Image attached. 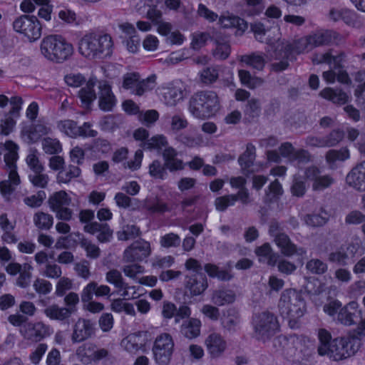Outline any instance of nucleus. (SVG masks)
<instances>
[{
  "mask_svg": "<svg viewBox=\"0 0 365 365\" xmlns=\"http://www.w3.org/2000/svg\"><path fill=\"white\" fill-rule=\"evenodd\" d=\"M201 321L197 318H189L182 322L181 332L187 339H192L200 334Z\"/></svg>",
  "mask_w": 365,
  "mask_h": 365,
  "instance_id": "31",
  "label": "nucleus"
},
{
  "mask_svg": "<svg viewBox=\"0 0 365 365\" xmlns=\"http://www.w3.org/2000/svg\"><path fill=\"white\" fill-rule=\"evenodd\" d=\"M163 96L168 103L175 105L184 97L182 86L178 83H169L166 88H164Z\"/></svg>",
  "mask_w": 365,
  "mask_h": 365,
  "instance_id": "30",
  "label": "nucleus"
},
{
  "mask_svg": "<svg viewBox=\"0 0 365 365\" xmlns=\"http://www.w3.org/2000/svg\"><path fill=\"white\" fill-rule=\"evenodd\" d=\"M50 131V128L43 123H32L25 126L21 130V134L26 137L28 142L34 143L39 141L43 135H47Z\"/></svg>",
  "mask_w": 365,
  "mask_h": 365,
  "instance_id": "24",
  "label": "nucleus"
},
{
  "mask_svg": "<svg viewBox=\"0 0 365 365\" xmlns=\"http://www.w3.org/2000/svg\"><path fill=\"white\" fill-rule=\"evenodd\" d=\"M151 253V247L149 242L140 239L133 242L124 251V257L128 262H143L147 259Z\"/></svg>",
  "mask_w": 365,
  "mask_h": 365,
  "instance_id": "12",
  "label": "nucleus"
},
{
  "mask_svg": "<svg viewBox=\"0 0 365 365\" xmlns=\"http://www.w3.org/2000/svg\"><path fill=\"white\" fill-rule=\"evenodd\" d=\"M106 279L108 283L114 285L118 289L127 288V284L124 282L121 273L115 269H111L106 273Z\"/></svg>",
  "mask_w": 365,
  "mask_h": 365,
  "instance_id": "52",
  "label": "nucleus"
},
{
  "mask_svg": "<svg viewBox=\"0 0 365 365\" xmlns=\"http://www.w3.org/2000/svg\"><path fill=\"white\" fill-rule=\"evenodd\" d=\"M168 144L167 138L163 135H156L145 143L147 148L160 149L162 147L167 146Z\"/></svg>",
  "mask_w": 365,
  "mask_h": 365,
  "instance_id": "64",
  "label": "nucleus"
},
{
  "mask_svg": "<svg viewBox=\"0 0 365 365\" xmlns=\"http://www.w3.org/2000/svg\"><path fill=\"white\" fill-rule=\"evenodd\" d=\"M237 200L240 197L234 194L225 195L216 197L215 206L217 210L224 212L228 207L235 205Z\"/></svg>",
  "mask_w": 365,
  "mask_h": 365,
  "instance_id": "48",
  "label": "nucleus"
},
{
  "mask_svg": "<svg viewBox=\"0 0 365 365\" xmlns=\"http://www.w3.org/2000/svg\"><path fill=\"white\" fill-rule=\"evenodd\" d=\"M28 167L33 173L43 172L44 167L39 160L36 150H31L26 158Z\"/></svg>",
  "mask_w": 365,
  "mask_h": 365,
  "instance_id": "55",
  "label": "nucleus"
},
{
  "mask_svg": "<svg viewBox=\"0 0 365 365\" xmlns=\"http://www.w3.org/2000/svg\"><path fill=\"white\" fill-rule=\"evenodd\" d=\"M290 191L292 196L302 197L307 192V186L304 180L300 178H297L293 180Z\"/></svg>",
  "mask_w": 365,
  "mask_h": 365,
  "instance_id": "62",
  "label": "nucleus"
},
{
  "mask_svg": "<svg viewBox=\"0 0 365 365\" xmlns=\"http://www.w3.org/2000/svg\"><path fill=\"white\" fill-rule=\"evenodd\" d=\"M354 80L359 83L354 89V96L356 101H364V93L365 92V70L359 71L355 75Z\"/></svg>",
  "mask_w": 365,
  "mask_h": 365,
  "instance_id": "54",
  "label": "nucleus"
},
{
  "mask_svg": "<svg viewBox=\"0 0 365 365\" xmlns=\"http://www.w3.org/2000/svg\"><path fill=\"white\" fill-rule=\"evenodd\" d=\"M215 48L213 50L212 55L216 59L225 60L231 53V46L230 43L223 39L215 40Z\"/></svg>",
  "mask_w": 365,
  "mask_h": 365,
  "instance_id": "43",
  "label": "nucleus"
},
{
  "mask_svg": "<svg viewBox=\"0 0 365 365\" xmlns=\"http://www.w3.org/2000/svg\"><path fill=\"white\" fill-rule=\"evenodd\" d=\"M283 192L282 184L276 179L269 183L267 190L265 191L264 202L267 204L276 203L279 200Z\"/></svg>",
  "mask_w": 365,
  "mask_h": 365,
  "instance_id": "35",
  "label": "nucleus"
},
{
  "mask_svg": "<svg viewBox=\"0 0 365 365\" xmlns=\"http://www.w3.org/2000/svg\"><path fill=\"white\" fill-rule=\"evenodd\" d=\"M35 226L41 230H48L53 225V217L51 214L38 211L33 217Z\"/></svg>",
  "mask_w": 365,
  "mask_h": 365,
  "instance_id": "39",
  "label": "nucleus"
},
{
  "mask_svg": "<svg viewBox=\"0 0 365 365\" xmlns=\"http://www.w3.org/2000/svg\"><path fill=\"white\" fill-rule=\"evenodd\" d=\"M219 76L218 70L215 67H206L201 73L200 78L203 83L212 84L215 83Z\"/></svg>",
  "mask_w": 365,
  "mask_h": 365,
  "instance_id": "58",
  "label": "nucleus"
},
{
  "mask_svg": "<svg viewBox=\"0 0 365 365\" xmlns=\"http://www.w3.org/2000/svg\"><path fill=\"white\" fill-rule=\"evenodd\" d=\"M247 180L245 177L237 176L231 177L230 179V184L232 188L238 189L236 196L240 197V200L242 204H247L249 202L250 194L247 188L246 187Z\"/></svg>",
  "mask_w": 365,
  "mask_h": 365,
  "instance_id": "33",
  "label": "nucleus"
},
{
  "mask_svg": "<svg viewBox=\"0 0 365 365\" xmlns=\"http://www.w3.org/2000/svg\"><path fill=\"white\" fill-rule=\"evenodd\" d=\"M14 30L24 35L30 42L39 39L42 34V25L35 16L21 15L13 22Z\"/></svg>",
  "mask_w": 365,
  "mask_h": 365,
  "instance_id": "7",
  "label": "nucleus"
},
{
  "mask_svg": "<svg viewBox=\"0 0 365 365\" xmlns=\"http://www.w3.org/2000/svg\"><path fill=\"white\" fill-rule=\"evenodd\" d=\"M41 51L48 60L55 63H63L72 56L73 47L61 35H50L43 38Z\"/></svg>",
  "mask_w": 365,
  "mask_h": 365,
  "instance_id": "2",
  "label": "nucleus"
},
{
  "mask_svg": "<svg viewBox=\"0 0 365 365\" xmlns=\"http://www.w3.org/2000/svg\"><path fill=\"white\" fill-rule=\"evenodd\" d=\"M174 349V341L172 336L167 333L158 336L153 346L154 359L158 365H168Z\"/></svg>",
  "mask_w": 365,
  "mask_h": 365,
  "instance_id": "8",
  "label": "nucleus"
},
{
  "mask_svg": "<svg viewBox=\"0 0 365 365\" xmlns=\"http://www.w3.org/2000/svg\"><path fill=\"white\" fill-rule=\"evenodd\" d=\"M76 354L83 364H88L106 358L109 352L104 348L97 349L94 344L87 342L83 344L77 349Z\"/></svg>",
  "mask_w": 365,
  "mask_h": 365,
  "instance_id": "11",
  "label": "nucleus"
},
{
  "mask_svg": "<svg viewBox=\"0 0 365 365\" xmlns=\"http://www.w3.org/2000/svg\"><path fill=\"white\" fill-rule=\"evenodd\" d=\"M93 294L97 297L110 296V288L108 285H98L95 282L88 283L83 289L81 299L83 302L92 300Z\"/></svg>",
  "mask_w": 365,
  "mask_h": 365,
  "instance_id": "26",
  "label": "nucleus"
},
{
  "mask_svg": "<svg viewBox=\"0 0 365 365\" xmlns=\"http://www.w3.org/2000/svg\"><path fill=\"white\" fill-rule=\"evenodd\" d=\"M123 123L120 115H107L103 116L99 122L101 129L103 131L114 132Z\"/></svg>",
  "mask_w": 365,
  "mask_h": 365,
  "instance_id": "38",
  "label": "nucleus"
},
{
  "mask_svg": "<svg viewBox=\"0 0 365 365\" xmlns=\"http://www.w3.org/2000/svg\"><path fill=\"white\" fill-rule=\"evenodd\" d=\"M279 309L281 315L289 324L301 318L306 312V302L302 294L294 289H284L280 297Z\"/></svg>",
  "mask_w": 365,
  "mask_h": 365,
  "instance_id": "4",
  "label": "nucleus"
},
{
  "mask_svg": "<svg viewBox=\"0 0 365 365\" xmlns=\"http://www.w3.org/2000/svg\"><path fill=\"white\" fill-rule=\"evenodd\" d=\"M210 38V35L207 32H199L192 34L190 46L195 51H199L203 48L207 41Z\"/></svg>",
  "mask_w": 365,
  "mask_h": 365,
  "instance_id": "56",
  "label": "nucleus"
},
{
  "mask_svg": "<svg viewBox=\"0 0 365 365\" xmlns=\"http://www.w3.org/2000/svg\"><path fill=\"white\" fill-rule=\"evenodd\" d=\"M329 18L334 22L343 21L344 24L349 26H356L359 24V16L353 10L342 8L340 9L332 8L329 11Z\"/></svg>",
  "mask_w": 365,
  "mask_h": 365,
  "instance_id": "19",
  "label": "nucleus"
},
{
  "mask_svg": "<svg viewBox=\"0 0 365 365\" xmlns=\"http://www.w3.org/2000/svg\"><path fill=\"white\" fill-rule=\"evenodd\" d=\"M252 324L258 339L264 341L269 340L280 330L277 317L269 311L254 314Z\"/></svg>",
  "mask_w": 365,
  "mask_h": 365,
  "instance_id": "5",
  "label": "nucleus"
},
{
  "mask_svg": "<svg viewBox=\"0 0 365 365\" xmlns=\"http://www.w3.org/2000/svg\"><path fill=\"white\" fill-rule=\"evenodd\" d=\"M155 75L149 76L147 78L143 79L141 81L138 79V83H136L135 88L134 89L133 93L139 96H143L145 91L152 90L153 88V84L155 83Z\"/></svg>",
  "mask_w": 365,
  "mask_h": 365,
  "instance_id": "51",
  "label": "nucleus"
},
{
  "mask_svg": "<svg viewBox=\"0 0 365 365\" xmlns=\"http://www.w3.org/2000/svg\"><path fill=\"white\" fill-rule=\"evenodd\" d=\"M344 138V132L342 129L336 128L332 130L325 135L326 143L328 148L337 145Z\"/></svg>",
  "mask_w": 365,
  "mask_h": 365,
  "instance_id": "57",
  "label": "nucleus"
},
{
  "mask_svg": "<svg viewBox=\"0 0 365 365\" xmlns=\"http://www.w3.org/2000/svg\"><path fill=\"white\" fill-rule=\"evenodd\" d=\"M219 22L223 28L236 29L235 34L237 36L244 34L248 28V24L244 19L234 14L221 15L219 17Z\"/></svg>",
  "mask_w": 365,
  "mask_h": 365,
  "instance_id": "23",
  "label": "nucleus"
},
{
  "mask_svg": "<svg viewBox=\"0 0 365 365\" xmlns=\"http://www.w3.org/2000/svg\"><path fill=\"white\" fill-rule=\"evenodd\" d=\"M319 96L322 98L339 106L344 105L349 101L347 93L340 88L334 89L330 87H326L320 91Z\"/></svg>",
  "mask_w": 365,
  "mask_h": 365,
  "instance_id": "29",
  "label": "nucleus"
},
{
  "mask_svg": "<svg viewBox=\"0 0 365 365\" xmlns=\"http://www.w3.org/2000/svg\"><path fill=\"white\" fill-rule=\"evenodd\" d=\"M208 353L212 358L220 356L227 348V342L219 334L212 333L205 340Z\"/></svg>",
  "mask_w": 365,
  "mask_h": 365,
  "instance_id": "21",
  "label": "nucleus"
},
{
  "mask_svg": "<svg viewBox=\"0 0 365 365\" xmlns=\"http://www.w3.org/2000/svg\"><path fill=\"white\" fill-rule=\"evenodd\" d=\"M46 197V192L43 190H39L36 194L26 197L24 199V202L26 205L32 208H36L41 206L43 200Z\"/></svg>",
  "mask_w": 365,
  "mask_h": 365,
  "instance_id": "61",
  "label": "nucleus"
},
{
  "mask_svg": "<svg viewBox=\"0 0 365 365\" xmlns=\"http://www.w3.org/2000/svg\"><path fill=\"white\" fill-rule=\"evenodd\" d=\"M98 106L103 111H111L115 106L117 100L108 83H103L99 86Z\"/></svg>",
  "mask_w": 365,
  "mask_h": 365,
  "instance_id": "22",
  "label": "nucleus"
},
{
  "mask_svg": "<svg viewBox=\"0 0 365 365\" xmlns=\"http://www.w3.org/2000/svg\"><path fill=\"white\" fill-rule=\"evenodd\" d=\"M240 61L257 70H262L265 65L264 57L255 53L242 55Z\"/></svg>",
  "mask_w": 365,
  "mask_h": 365,
  "instance_id": "45",
  "label": "nucleus"
},
{
  "mask_svg": "<svg viewBox=\"0 0 365 365\" xmlns=\"http://www.w3.org/2000/svg\"><path fill=\"white\" fill-rule=\"evenodd\" d=\"M327 265L319 259H312L307 263V269L312 274H322L327 271Z\"/></svg>",
  "mask_w": 365,
  "mask_h": 365,
  "instance_id": "59",
  "label": "nucleus"
},
{
  "mask_svg": "<svg viewBox=\"0 0 365 365\" xmlns=\"http://www.w3.org/2000/svg\"><path fill=\"white\" fill-rule=\"evenodd\" d=\"M281 48L287 58L297 60V56L312 49L309 35L294 38L292 42L284 43Z\"/></svg>",
  "mask_w": 365,
  "mask_h": 365,
  "instance_id": "13",
  "label": "nucleus"
},
{
  "mask_svg": "<svg viewBox=\"0 0 365 365\" xmlns=\"http://www.w3.org/2000/svg\"><path fill=\"white\" fill-rule=\"evenodd\" d=\"M178 153L172 146L166 147L163 152L165 166L170 172L182 170L185 168L182 160L178 158Z\"/></svg>",
  "mask_w": 365,
  "mask_h": 365,
  "instance_id": "25",
  "label": "nucleus"
},
{
  "mask_svg": "<svg viewBox=\"0 0 365 365\" xmlns=\"http://www.w3.org/2000/svg\"><path fill=\"white\" fill-rule=\"evenodd\" d=\"M350 158L349 150L346 147H342L339 150H329L325 155V160L329 165L336 161H345Z\"/></svg>",
  "mask_w": 365,
  "mask_h": 365,
  "instance_id": "41",
  "label": "nucleus"
},
{
  "mask_svg": "<svg viewBox=\"0 0 365 365\" xmlns=\"http://www.w3.org/2000/svg\"><path fill=\"white\" fill-rule=\"evenodd\" d=\"M275 56L277 59L280 60L279 62H276L272 64V69L275 72H281L285 71L289 67V62H293L295 61L292 58H287L282 48L276 50Z\"/></svg>",
  "mask_w": 365,
  "mask_h": 365,
  "instance_id": "49",
  "label": "nucleus"
},
{
  "mask_svg": "<svg viewBox=\"0 0 365 365\" xmlns=\"http://www.w3.org/2000/svg\"><path fill=\"white\" fill-rule=\"evenodd\" d=\"M145 208L150 214H163L169 210L167 203L158 199L146 202Z\"/></svg>",
  "mask_w": 365,
  "mask_h": 365,
  "instance_id": "53",
  "label": "nucleus"
},
{
  "mask_svg": "<svg viewBox=\"0 0 365 365\" xmlns=\"http://www.w3.org/2000/svg\"><path fill=\"white\" fill-rule=\"evenodd\" d=\"M50 334L49 326L42 322L28 323L25 327L24 336L29 341L38 342Z\"/></svg>",
  "mask_w": 365,
  "mask_h": 365,
  "instance_id": "17",
  "label": "nucleus"
},
{
  "mask_svg": "<svg viewBox=\"0 0 365 365\" xmlns=\"http://www.w3.org/2000/svg\"><path fill=\"white\" fill-rule=\"evenodd\" d=\"M81 175V169L75 165H65L56 175L57 182L59 184H68L73 179L78 178Z\"/></svg>",
  "mask_w": 365,
  "mask_h": 365,
  "instance_id": "32",
  "label": "nucleus"
},
{
  "mask_svg": "<svg viewBox=\"0 0 365 365\" xmlns=\"http://www.w3.org/2000/svg\"><path fill=\"white\" fill-rule=\"evenodd\" d=\"M212 302L218 306L231 304L235 300V294L232 290L218 289L212 294Z\"/></svg>",
  "mask_w": 365,
  "mask_h": 365,
  "instance_id": "40",
  "label": "nucleus"
},
{
  "mask_svg": "<svg viewBox=\"0 0 365 365\" xmlns=\"http://www.w3.org/2000/svg\"><path fill=\"white\" fill-rule=\"evenodd\" d=\"M256 148L252 143L246 145L245 150L238 157V164L241 168L242 173L246 177H249L254 173L251 168L254 165L256 160Z\"/></svg>",
  "mask_w": 365,
  "mask_h": 365,
  "instance_id": "16",
  "label": "nucleus"
},
{
  "mask_svg": "<svg viewBox=\"0 0 365 365\" xmlns=\"http://www.w3.org/2000/svg\"><path fill=\"white\" fill-rule=\"evenodd\" d=\"M238 77L241 84L250 89H254L262 82L261 78L252 76L250 71L244 69L238 71Z\"/></svg>",
  "mask_w": 365,
  "mask_h": 365,
  "instance_id": "46",
  "label": "nucleus"
},
{
  "mask_svg": "<svg viewBox=\"0 0 365 365\" xmlns=\"http://www.w3.org/2000/svg\"><path fill=\"white\" fill-rule=\"evenodd\" d=\"M207 279L204 274H193L185 277V293H188L191 297L201 295L207 289Z\"/></svg>",
  "mask_w": 365,
  "mask_h": 365,
  "instance_id": "15",
  "label": "nucleus"
},
{
  "mask_svg": "<svg viewBox=\"0 0 365 365\" xmlns=\"http://www.w3.org/2000/svg\"><path fill=\"white\" fill-rule=\"evenodd\" d=\"M220 108L217 93L211 91L195 93L189 102V110L196 118H207L215 115Z\"/></svg>",
  "mask_w": 365,
  "mask_h": 365,
  "instance_id": "3",
  "label": "nucleus"
},
{
  "mask_svg": "<svg viewBox=\"0 0 365 365\" xmlns=\"http://www.w3.org/2000/svg\"><path fill=\"white\" fill-rule=\"evenodd\" d=\"M44 314L51 320L64 321L71 317L68 309L59 307L57 304H52L46 307Z\"/></svg>",
  "mask_w": 365,
  "mask_h": 365,
  "instance_id": "42",
  "label": "nucleus"
},
{
  "mask_svg": "<svg viewBox=\"0 0 365 365\" xmlns=\"http://www.w3.org/2000/svg\"><path fill=\"white\" fill-rule=\"evenodd\" d=\"M29 181L34 187L45 188L48 183V176L43 172L34 173L29 175Z\"/></svg>",
  "mask_w": 365,
  "mask_h": 365,
  "instance_id": "60",
  "label": "nucleus"
},
{
  "mask_svg": "<svg viewBox=\"0 0 365 365\" xmlns=\"http://www.w3.org/2000/svg\"><path fill=\"white\" fill-rule=\"evenodd\" d=\"M279 225L278 222H272L269 227V233L274 236V243L279 249L282 255L284 257H292L294 255H302L305 251L302 247H297V245L292 242L289 237L284 232H279Z\"/></svg>",
  "mask_w": 365,
  "mask_h": 365,
  "instance_id": "9",
  "label": "nucleus"
},
{
  "mask_svg": "<svg viewBox=\"0 0 365 365\" xmlns=\"http://www.w3.org/2000/svg\"><path fill=\"white\" fill-rule=\"evenodd\" d=\"M77 123L75 120L66 119L60 120L58 123V129L67 136L76 138L79 132Z\"/></svg>",
  "mask_w": 365,
  "mask_h": 365,
  "instance_id": "44",
  "label": "nucleus"
},
{
  "mask_svg": "<svg viewBox=\"0 0 365 365\" xmlns=\"http://www.w3.org/2000/svg\"><path fill=\"white\" fill-rule=\"evenodd\" d=\"M42 148L43 151L49 155H58L62 152V145L57 138H44L42 141Z\"/></svg>",
  "mask_w": 365,
  "mask_h": 365,
  "instance_id": "47",
  "label": "nucleus"
},
{
  "mask_svg": "<svg viewBox=\"0 0 365 365\" xmlns=\"http://www.w3.org/2000/svg\"><path fill=\"white\" fill-rule=\"evenodd\" d=\"M71 202V198L64 190L53 192L48 200L49 207L52 212L61 207L69 206Z\"/></svg>",
  "mask_w": 365,
  "mask_h": 365,
  "instance_id": "34",
  "label": "nucleus"
},
{
  "mask_svg": "<svg viewBox=\"0 0 365 365\" xmlns=\"http://www.w3.org/2000/svg\"><path fill=\"white\" fill-rule=\"evenodd\" d=\"M360 339L354 335L334 338L330 351L326 355L339 361L354 355L359 350Z\"/></svg>",
  "mask_w": 365,
  "mask_h": 365,
  "instance_id": "6",
  "label": "nucleus"
},
{
  "mask_svg": "<svg viewBox=\"0 0 365 365\" xmlns=\"http://www.w3.org/2000/svg\"><path fill=\"white\" fill-rule=\"evenodd\" d=\"M83 230L90 235H97V240L101 243H106L110 241L113 236V230L107 223L93 222L88 225H84Z\"/></svg>",
  "mask_w": 365,
  "mask_h": 365,
  "instance_id": "20",
  "label": "nucleus"
},
{
  "mask_svg": "<svg viewBox=\"0 0 365 365\" xmlns=\"http://www.w3.org/2000/svg\"><path fill=\"white\" fill-rule=\"evenodd\" d=\"M331 215L324 207H320L319 211L304 215V221L308 227L313 228L324 226L329 220Z\"/></svg>",
  "mask_w": 365,
  "mask_h": 365,
  "instance_id": "27",
  "label": "nucleus"
},
{
  "mask_svg": "<svg viewBox=\"0 0 365 365\" xmlns=\"http://www.w3.org/2000/svg\"><path fill=\"white\" fill-rule=\"evenodd\" d=\"M78 48L79 53L87 58L110 56L113 53V41L110 34L89 31L79 39Z\"/></svg>",
  "mask_w": 365,
  "mask_h": 365,
  "instance_id": "1",
  "label": "nucleus"
},
{
  "mask_svg": "<svg viewBox=\"0 0 365 365\" xmlns=\"http://www.w3.org/2000/svg\"><path fill=\"white\" fill-rule=\"evenodd\" d=\"M319 345L317 352L319 356H326L330 351V346L332 344L331 333L326 329H319L318 331Z\"/></svg>",
  "mask_w": 365,
  "mask_h": 365,
  "instance_id": "36",
  "label": "nucleus"
},
{
  "mask_svg": "<svg viewBox=\"0 0 365 365\" xmlns=\"http://www.w3.org/2000/svg\"><path fill=\"white\" fill-rule=\"evenodd\" d=\"M121 346L129 353H135L145 346L141 336L138 334H131L125 337L121 341Z\"/></svg>",
  "mask_w": 365,
  "mask_h": 365,
  "instance_id": "37",
  "label": "nucleus"
},
{
  "mask_svg": "<svg viewBox=\"0 0 365 365\" xmlns=\"http://www.w3.org/2000/svg\"><path fill=\"white\" fill-rule=\"evenodd\" d=\"M347 184L359 191H365V160L358 163L348 173Z\"/></svg>",
  "mask_w": 365,
  "mask_h": 365,
  "instance_id": "18",
  "label": "nucleus"
},
{
  "mask_svg": "<svg viewBox=\"0 0 365 365\" xmlns=\"http://www.w3.org/2000/svg\"><path fill=\"white\" fill-rule=\"evenodd\" d=\"M362 317L361 310L357 302L351 301L340 309L338 312V321L345 325L351 326L356 324Z\"/></svg>",
  "mask_w": 365,
  "mask_h": 365,
  "instance_id": "14",
  "label": "nucleus"
},
{
  "mask_svg": "<svg viewBox=\"0 0 365 365\" xmlns=\"http://www.w3.org/2000/svg\"><path fill=\"white\" fill-rule=\"evenodd\" d=\"M93 334V328L88 319H79L74 325L72 339L81 342L89 338Z\"/></svg>",
  "mask_w": 365,
  "mask_h": 365,
  "instance_id": "28",
  "label": "nucleus"
},
{
  "mask_svg": "<svg viewBox=\"0 0 365 365\" xmlns=\"http://www.w3.org/2000/svg\"><path fill=\"white\" fill-rule=\"evenodd\" d=\"M180 242L179 235L173 232L165 234L160 238V245L165 248L177 247L180 245Z\"/></svg>",
  "mask_w": 365,
  "mask_h": 365,
  "instance_id": "63",
  "label": "nucleus"
},
{
  "mask_svg": "<svg viewBox=\"0 0 365 365\" xmlns=\"http://www.w3.org/2000/svg\"><path fill=\"white\" fill-rule=\"evenodd\" d=\"M312 48L330 45H339L343 40V36L336 31L332 29H322L309 34Z\"/></svg>",
  "mask_w": 365,
  "mask_h": 365,
  "instance_id": "10",
  "label": "nucleus"
},
{
  "mask_svg": "<svg viewBox=\"0 0 365 365\" xmlns=\"http://www.w3.org/2000/svg\"><path fill=\"white\" fill-rule=\"evenodd\" d=\"M167 168L160 160H154L149 165V174L154 179L165 180L167 178Z\"/></svg>",
  "mask_w": 365,
  "mask_h": 365,
  "instance_id": "50",
  "label": "nucleus"
}]
</instances>
